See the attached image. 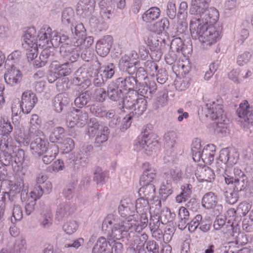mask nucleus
Instances as JSON below:
<instances>
[{"mask_svg":"<svg viewBox=\"0 0 253 253\" xmlns=\"http://www.w3.org/2000/svg\"><path fill=\"white\" fill-rule=\"evenodd\" d=\"M23 217L22 208L19 205H14L13 208L12 216L11 218V222L15 223L20 221Z\"/></svg>","mask_w":253,"mask_h":253,"instance_id":"338daca9","label":"nucleus"},{"mask_svg":"<svg viewBox=\"0 0 253 253\" xmlns=\"http://www.w3.org/2000/svg\"><path fill=\"white\" fill-rule=\"evenodd\" d=\"M132 114H128L125 118L122 120L120 116H116L110 120L108 123V126L111 129L116 131H125L129 128L131 124Z\"/></svg>","mask_w":253,"mask_h":253,"instance_id":"2eb2a0df","label":"nucleus"},{"mask_svg":"<svg viewBox=\"0 0 253 253\" xmlns=\"http://www.w3.org/2000/svg\"><path fill=\"white\" fill-rule=\"evenodd\" d=\"M32 29L35 31L34 34L31 35V37H33L34 40L32 43L36 44L38 48V47L43 48L46 45L49 44L50 35L52 31L50 27L45 26L42 28L39 31L37 36L36 35V29L34 27L29 28L25 32H27Z\"/></svg>","mask_w":253,"mask_h":253,"instance_id":"9d476101","label":"nucleus"},{"mask_svg":"<svg viewBox=\"0 0 253 253\" xmlns=\"http://www.w3.org/2000/svg\"><path fill=\"white\" fill-rule=\"evenodd\" d=\"M157 89V84L154 81H150L148 83H140L137 92L145 99L151 98Z\"/></svg>","mask_w":253,"mask_h":253,"instance_id":"bb28decb","label":"nucleus"},{"mask_svg":"<svg viewBox=\"0 0 253 253\" xmlns=\"http://www.w3.org/2000/svg\"><path fill=\"white\" fill-rule=\"evenodd\" d=\"M210 0H192L189 13L190 14L200 15L208 12Z\"/></svg>","mask_w":253,"mask_h":253,"instance_id":"c85d7f7f","label":"nucleus"},{"mask_svg":"<svg viewBox=\"0 0 253 253\" xmlns=\"http://www.w3.org/2000/svg\"><path fill=\"white\" fill-rule=\"evenodd\" d=\"M72 43H66L61 45L59 52L64 58L69 60L70 63L73 64L79 58L80 51L78 46L72 47L69 45Z\"/></svg>","mask_w":253,"mask_h":253,"instance_id":"a211bd4d","label":"nucleus"},{"mask_svg":"<svg viewBox=\"0 0 253 253\" xmlns=\"http://www.w3.org/2000/svg\"><path fill=\"white\" fill-rule=\"evenodd\" d=\"M50 67L52 70L57 71L61 77L69 75L73 70V64L69 61L60 63L58 61L54 60L51 62Z\"/></svg>","mask_w":253,"mask_h":253,"instance_id":"a878e982","label":"nucleus"},{"mask_svg":"<svg viewBox=\"0 0 253 253\" xmlns=\"http://www.w3.org/2000/svg\"><path fill=\"white\" fill-rule=\"evenodd\" d=\"M92 98V92L87 90L84 92H79L76 94V97L74 100L75 106L79 108L88 107L90 105V103Z\"/></svg>","mask_w":253,"mask_h":253,"instance_id":"7c9ffc66","label":"nucleus"},{"mask_svg":"<svg viewBox=\"0 0 253 253\" xmlns=\"http://www.w3.org/2000/svg\"><path fill=\"white\" fill-rule=\"evenodd\" d=\"M172 182L171 180H167L163 182L160 188V194L162 198L166 200L173 192Z\"/></svg>","mask_w":253,"mask_h":253,"instance_id":"a18cd8bd","label":"nucleus"},{"mask_svg":"<svg viewBox=\"0 0 253 253\" xmlns=\"http://www.w3.org/2000/svg\"><path fill=\"white\" fill-rule=\"evenodd\" d=\"M224 179L227 184H234L233 189L236 191H244L248 187V177L244 172L239 169L235 168L233 173L231 175L225 173Z\"/></svg>","mask_w":253,"mask_h":253,"instance_id":"423d86ee","label":"nucleus"},{"mask_svg":"<svg viewBox=\"0 0 253 253\" xmlns=\"http://www.w3.org/2000/svg\"><path fill=\"white\" fill-rule=\"evenodd\" d=\"M78 225L75 220L69 221L65 223L63 226V230L68 234L71 235L77 229Z\"/></svg>","mask_w":253,"mask_h":253,"instance_id":"0e129e2a","label":"nucleus"},{"mask_svg":"<svg viewBox=\"0 0 253 253\" xmlns=\"http://www.w3.org/2000/svg\"><path fill=\"white\" fill-rule=\"evenodd\" d=\"M117 221V219H116L114 215L113 214H109L104 219L102 224V229L103 231L107 232L108 231V229L113 228L112 227V224L114 225V223Z\"/></svg>","mask_w":253,"mask_h":253,"instance_id":"052dcab7","label":"nucleus"},{"mask_svg":"<svg viewBox=\"0 0 253 253\" xmlns=\"http://www.w3.org/2000/svg\"><path fill=\"white\" fill-rule=\"evenodd\" d=\"M71 27V38L73 39L72 42L74 46H79L83 42L85 29L82 23L78 24L75 27Z\"/></svg>","mask_w":253,"mask_h":253,"instance_id":"393cba45","label":"nucleus"},{"mask_svg":"<svg viewBox=\"0 0 253 253\" xmlns=\"http://www.w3.org/2000/svg\"><path fill=\"white\" fill-rule=\"evenodd\" d=\"M35 33L34 29L29 30L27 32H25L23 36V41L28 46L27 48V56L29 62L34 61L36 60L38 55V47L36 44L32 43L33 42V37L31 35Z\"/></svg>","mask_w":253,"mask_h":253,"instance_id":"4468645a","label":"nucleus"},{"mask_svg":"<svg viewBox=\"0 0 253 253\" xmlns=\"http://www.w3.org/2000/svg\"><path fill=\"white\" fill-rule=\"evenodd\" d=\"M16 146L10 135H2L0 140V150L1 151H9L14 152Z\"/></svg>","mask_w":253,"mask_h":253,"instance_id":"58836bf2","label":"nucleus"},{"mask_svg":"<svg viewBox=\"0 0 253 253\" xmlns=\"http://www.w3.org/2000/svg\"><path fill=\"white\" fill-rule=\"evenodd\" d=\"M100 125L95 119H91L87 125V133L89 137H93L99 129Z\"/></svg>","mask_w":253,"mask_h":253,"instance_id":"6e6d98bb","label":"nucleus"},{"mask_svg":"<svg viewBox=\"0 0 253 253\" xmlns=\"http://www.w3.org/2000/svg\"><path fill=\"white\" fill-rule=\"evenodd\" d=\"M237 114L240 118L238 121L243 128L250 129L253 126V106H250L247 101L240 105Z\"/></svg>","mask_w":253,"mask_h":253,"instance_id":"6e6552de","label":"nucleus"},{"mask_svg":"<svg viewBox=\"0 0 253 253\" xmlns=\"http://www.w3.org/2000/svg\"><path fill=\"white\" fill-rule=\"evenodd\" d=\"M147 212L138 213L140 216L139 220L134 217L132 222H131L135 232L140 233L147 226L148 222Z\"/></svg>","mask_w":253,"mask_h":253,"instance_id":"e433bc0d","label":"nucleus"},{"mask_svg":"<svg viewBox=\"0 0 253 253\" xmlns=\"http://www.w3.org/2000/svg\"><path fill=\"white\" fill-rule=\"evenodd\" d=\"M170 48L171 51L181 52L184 55L189 54L191 51V48L185 46L180 38H176L172 40Z\"/></svg>","mask_w":253,"mask_h":253,"instance_id":"c9c22d12","label":"nucleus"},{"mask_svg":"<svg viewBox=\"0 0 253 253\" xmlns=\"http://www.w3.org/2000/svg\"><path fill=\"white\" fill-rule=\"evenodd\" d=\"M202 205L207 209H213L215 214H219L222 211V206L218 204L217 196L213 192H209L204 195Z\"/></svg>","mask_w":253,"mask_h":253,"instance_id":"9b49d317","label":"nucleus"},{"mask_svg":"<svg viewBox=\"0 0 253 253\" xmlns=\"http://www.w3.org/2000/svg\"><path fill=\"white\" fill-rule=\"evenodd\" d=\"M175 216L176 214L174 212H171L169 209L167 208L161 214V222L164 224L172 222L175 219Z\"/></svg>","mask_w":253,"mask_h":253,"instance_id":"13d9d810","label":"nucleus"},{"mask_svg":"<svg viewBox=\"0 0 253 253\" xmlns=\"http://www.w3.org/2000/svg\"><path fill=\"white\" fill-rule=\"evenodd\" d=\"M101 132L100 135H97L95 138L94 142L96 147H99L102 143L106 142L108 139V135L110 133L109 128L104 126L100 129Z\"/></svg>","mask_w":253,"mask_h":253,"instance_id":"864d4df0","label":"nucleus"},{"mask_svg":"<svg viewBox=\"0 0 253 253\" xmlns=\"http://www.w3.org/2000/svg\"><path fill=\"white\" fill-rule=\"evenodd\" d=\"M90 113L98 117H103L105 109L100 104L93 103L89 105Z\"/></svg>","mask_w":253,"mask_h":253,"instance_id":"e2e57ef3","label":"nucleus"},{"mask_svg":"<svg viewBox=\"0 0 253 253\" xmlns=\"http://www.w3.org/2000/svg\"><path fill=\"white\" fill-rule=\"evenodd\" d=\"M107 242L105 237H101L97 241L92 249L93 253H110L107 249Z\"/></svg>","mask_w":253,"mask_h":253,"instance_id":"49530a36","label":"nucleus"},{"mask_svg":"<svg viewBox=\"0 0 253 253\" xmlns=\"http://www.w3.org/2000/svg\"><path fill=\"white\" fill-rule=\"evenodd\" d=\"M146 249L149 253H159V246L154 240H148L145 242Z\"/></svg>","mask_w":253,"mask_h":253,"instance_id":"774afa93","label":"nucleus"},{"mask_svg":"<svg viewBox=\"0 0 253 253\" xmlns=\"http://www.w3.org/2000/svg\"><path fill=\"white\" fill-rule=\"evenodd\" d=\"M177 134L173 131L166 133L164 136V146L168 148H172L176 143Z\"/></svg>","mask_w":253,"mask_h":253,"instance_id":"3c124183","label":"nucleus"},{"mask_svg":"<svg viewBox=\"0 0 253 253\" xmlns=\"http://www.w3.org/2000/svg\"><path fill=\"white\" fill-rule=\"evenodd\" d=\"M200 140L195 139L191 145V153L195 162H199L201 159L205 164H210L214 160L215 146L213 144L207 145L201 151Z\"/></svg>","mask_w":253,"mask_h":253,"instance_id":"7ed1b4c3","label":"nucleus"},{"mask_svg":"<svg viewBox=\"0 0 253 253\" xmlns=\"http://www.w3.org/2000/svg\"><path fill=\"white\" fill-rule=\"evenodd\" d=\"M122 88L117 81H112L107 86L108 97L111 101L117 102L124 98V92Z\"/></svg>","mask_w":253,"mask_h":253,"instance_id":"412c9836","label":"nucleus"},{"mask_svg":"<svg viewBox=\"0 0 253 253\" xmlns=\"http://www.w3.org/2000/svg\"><path fill=\"white\" fill-rule=\"evenodd\" d=\"M13 168L20 167L22 166L24 161L25 152L24 150L19 148H16L13 153Z\"/></svg>","mask_w":253,"mask_h":253,"instance_id":"8fccbe9b","label":"nucleus"},{"mask_svg":"<svg viewBox=\"0 0 253 253\" xmlns=\"http://www.w3.org/2000/svg\"><path fill=\"white\" fill-rule=\"evenodd\" d=\"M75 210V206L70 202L61 204L57 209L56 218L58 221L62 220L64 218L68 217Z\"/></svg>","mask_w":253,"mask_h":253,"instance_id":"473e14b6","label":"nucleus"},{"mask_svg":"<svg viewBox=\"0 0 253 253\" xmlns=\"http://www.w3.org/2000/svg\"><path fill=\"white\" fill-rule=\"evenodd\" d=\"M190 30L193 39H198L204 48L215 43L219 38L221 29L215 25L219 18L218 11L210 7L208 12L192 14Z\"/></svg>","mask_w":253,"mask_h":253,"instance_id":"f257e3e1","label":"nucleus"},{"mask_svg":"<svg viewBox=\"0 0 253 253\" xmlns=\"http://www.w3.org/2000/svg\"><path fill=\"white\" fill-rule=\"evenodd\" d=\"M41 122L39 118V116L36 114H33L30 120L31 126L29 129V134L31 137L32 134H34L37 131L38 126H40Z\"/></svg>","mask_w":253,"mask_h":253,"instance_id":"680f3d73","label":"nucleus"},{"mask_svg":"<svg viewBox=\"0 0 253 253\" xmlns=\"http://www.w3.org/2000/svg\"><path fill=\"white\" fill-rule=\"evenodd\" d=\"M238 193L239 192L236 191L234 189L233 190H230L224 191L223 195L226 203L231 205L236 203L239 199Z\"/></svg>","mask_w":253,"mask_h":253,"instance_id":"5fc2aeb1","label":"nucleus"},{"mask_svg":"<svg viewBox=\"0 0 253 253\" xmlns=\"http://www.w3.org/2000/svg\"><path fill=\"white\" fill-rule=\"evenodd\" d=\"M43 191L40 185L37 184L30 192V196L26 200L25 212L26 215H30L35 210L36 201L43 195Z\"/></svg>","mask_w":253,"mask_h":253,"instance_id":"ddd939ff","label":"nucleus"},{"mask_svg":"<svg viewBox=\"0 0 253 253\" xmlns=\"http://www.w3.org/2000/svg\"><path fill=\"white\" fill-rule=\"evenodd\" d=\"M149 201L146 198H143L140 196L138 198L135 202V210H136L137 213H144V212H148L149 210Z\"/></svg>","mask_w":253,"mask_h":253,"instance_id":"c03bdc74","label":"nucleus"},{"mask_svg":"<svg viewBox=\"0 0 253 253\" xmlns=\"http://www.w3.org/2000/svg\"><path fill=\"white\" fill-rule=\"evenodd\" d=\"M93 147L91 144L85 143L83 145L80 149V151L76 154L69 153L67 159L70 163L77 166V169L79 166L85 167L89 162L88 157L91 152L93 151ZM73 165V164H72Z\"/></svg>","mask_w":253,"mask_h":253,"instance_id":"0eeeda50","label":"nucleus"},{"mask_svg":"<svg viewBox=\"0 0 253 253\" xmlns=\"http://www.w3.org/2000/svg\"><path fill=\"white\" fill-rule=\"evenodd\" d=\"M74 11L71 8H65L62 13V22L65 25H71L73 26Z\"/></svg>","mask_w":253,"mask_h":253,"instance_id":"09e8293b","label":"nucleus"},{"mask_svg":"<svg viewBox=\"0 0 253 253\" xmlns=\"http://www.w3.org/2000/svg\"><path fill=\"white\" fill-rule=\"evenodd\" d=\"M22 77L23 75L20 70L12 65L5 73L4 79L7 84L14 86L21 82Z\"/></svg>","mask_w":253,"mask_h":253,"instance_id":"6ab92c4d","label":"nucleus"},{"mask_svg":"<svg viewBox=\"0 0 253 253\" xmlns=\"http://www.w3.org/2000/svg\"><path fill=\"white\" fill-rule=\"evenodd\" d=\"M94 8L87 6L84 3L79 1L76 8L77 13L84 18L89 17L93 13Z\"/></svg>","mask_w":253,"mask_h":253,"instance_id":"a19ab883","label":"nucleus"},{"mask_svg":"<svg viewBox=\"0 0 253 253\" xmlns=\"http://www.w3.org/2000/svg\"><path fill=\"white\" fill-rule=\"evenodd\" d=\"M58 149L59 147L56 144L49 145L42 155L43 163L48 165L52 162L58 154Z\"/></svg>","mask_w":253,"mask_h":253,"instance_id":"f704fd0d","label":"nucleus"},{"mask_svg":"<svg viewBox=\"0 0 253 253\" xmlns=\"http://www.w3.org/2000/svg\"><path fill=\"white\" fill-rule=\"evenodd\" d=\"M55 49L51 45H47L41 52L38 59L35 60L33 62V65L36 68L43 67L48 62H52L54 59Z\"/></svg>","mask_w":253,"mask_h":253,"instance_id":"dca6fc26","label":"nucleus"},{"mask_svg":"<svg viewBox=\"0 0 253 253\" xmlns=\"http://www.w3.org/2000/svg\"><path fill=\"white\" fill-rule=\"evenodd\" d=\"M97 64L100 65V63L97 61ZM99 72L106 79H111L115 72V65L114 64L110 63L102 66H99Z\"/></svg>","mask_w":253,"mask_h":253,"instance_id":"79ce46f5","label":"nucleus"},{"mask_svg":"<svg viewBox=\"0 0 253 253\" xmlns=\"http://www.w3.org/2000/svg\"><path fill=\"white\" fill-rule=\"evenodd\" d=\"M137 91L127 93L125 97L124 96L122 104H120V109H133V111L128 114H132L131 120L133 117L137 118L141 115L147 107L146 100L144 97H139Z\"/></svg>","mask_w":253,"mask_h":253,"instance_id":"f03ea898","label":"nucleus"},{"mask_svg":"<svg viewBox=\"0 0 253 253\" xmlns=\"http://www.w3.org/2000/svg\"><path fill=\"white\" fill-rule=\"evenodd\" d=\"M47 143L44 139L37 137L30 144L31 152L35 157H40L47 149Z\"/></svg>","mask_w":253,"mask_h":253,"instance_id":"b1692460","label":"nucleus"},{"mask_svg":"<svg viewBox=\"0 0 253 253\" xmlns=\"http://www.w3.org/2000/svg\"><path fill=\"white\" fill-rule=\"evenodd\" d=\"M144 170L139 180L140 185L153 184L156 177V170L148 164H144Z\"/></svg>","mask_w":253,"mask_h":253,"instance_id":"2f4dec72","label":"nucleus"},{"mask_svg":"<svg viewBox=\"0 0 253 253\" xmlns=\"http://www.w3.org/2000/svg\"><path fill=\"white\" fill-rule=\"evenodd\" d=\"M113 38L110 35L104 36L96 44V51L98 55L105 57L109 53L113 43Z\"/></svg>","mask_w":253,"mask_h":253,"instance_id":"4be33fe9","label":"nucleus"},{"mask_svg":"<svg viewBox=\"0 0 253 253\" xmlns=\"http://www.w3.org/2000/svg\"><path fill=\"white\" fill-rule=\"evenodd\" d=\"M160 12V9L157 7H151L143 13L142 18L144 21L151 23L159 17Z\"/></svg>","mask_w":253,"mask_h":253,"instance_id":"ea45409f","label":"nucleus"},{"mask_svg":"<svg viewBox=\"0 0 253 253\" xmlns=\"http://www.w3.org/2000/svg\"><path fill=\"white\" fill-rule=\"evenodd\" d=\"M199 181L211 182L214 179L215 174L212 170L207 166L200 167L195 173Z\"/></svg>","mask_w":253,"mask_h":253,"instance_id":"72a5a7b5","label":"nucleus"},{"mask_svg":"<svg viewBox=\"0 0 253 253\" xmlns=\"http://www.w3.org/2000/svg\"><path fill=\"white\" fill-rule=\"evenodd\" d=\"M64 129L60 126L55 127L49 136V139L51 143L60 144L64 140Z\"/></svg>","mask_w":253,"mask_h":253,"instance_id":"37998d69","label":"nucleus"},{"mask_svg":"<svg viewBox=\"0 0 253 253\" xmlns=\"http://www.w3.org/2000/svg\"><path fill=\"white\" fill-rule=\"evenodd\" d=\"M76 113V119L78 121V126L82 127L85 125L88 120V114L85 111H82L78 109H75Z\"/></svg>","mask_w":253,"mask_h":253,"instance_id":"4d7b16f0","label":"nucleus"},{"mask_svg":"<svg viewBox=\"0 0 253 253\" xmlns=\"http://www.w3.org/2000/svg\"><path fill=\"white\" fill-rule=\"evenodd\" d=\"M70 100L67 95L59 93L56 95L52 100L54 110L58 113L67 111L70 107Z\"/></svg>","mask_w":253,"mask_h":253,"instance_id":"aec40b11","label":"nucleus"},{"mask_svg":"<svg viewBox=\"0 0 253 253\" xmlns=\"http://www.w3.org/2000/svg\"><path fill=\"white\" fill-rule=\"evenodd\" d=\"M13 152L9 151H1L0 153V162L2 166L13 168Z\"/></svg>","mask_w":253,"mask_h":253,"instance_id":"de8ad7c7","label":"nucleus"},{"mask_svg":"<svg viewBox=\"0 0 253 253\" xmlns=\"http://www.w3.org/2000/svg\"><path fill=\"white\" fill-rule=\"evenodd\" d=\"M134 211V204L130 200L125 199L121 201L118 211L122 217L127 219L126 221L132 222L135 217V215L133 214Z\"/></svg>","mask_w":253,"mask_h":253,"instance_id":"f3484780","label":"nucleus"},{"mask_svg":"<svg viewBox=\"0 0 253 253\" xmlns=\"http://www.w3.org/2000/svg\"><path fill=\"white\" fill-rule=\"evenodd\" d=\"M130 232H135L133 230V226L131 222L122 221L118 222V221L114 223L110 237L116 240H121L126 238Z\"/></svg>","mask_w":253,"mask_h":253,"instance_id":"1a4fd4ad","label":"nucleus"},{"mask_svg":"<svg viewBox=\"0 0 253 253\" xmlns=\"http://www.w3.org/2000/svg\"><path fill=\"white\" fill-rule=\"evenodd\" d=\"M121 88L127 91H134L139 86L140 82L134 78V76L119 77L116 79Z\"/></svg>","mask_w":253,"mask_h":253,"instance_id":"cd10ccee","label":"nucleus"},{"mask_svg":"<svg viewBox=\"0 0 253 253\" xmlns=\"http://www.w3.org/2000/svg\"><path fill=\"white\" fill-rule=\"evenodd\" d=\"M222 100L217 99L216 102L209 101L201 108H199V114L204 115L206 117H210L212 120L225 121V116L223 114Z\"/></svg>","mask_w":253,"mask_h":253,"instance_id":"39448f33","label":"nucleus"},{"mask_svg":"<svg viewBox=\"0 0 253 253\" xmlns=\"http://www.w3.org/2000/svg\"><path fill=\"white\" fill-rule=\"evenodd\" d=\"M60 148L64 153H69L75 146L74 141L71 138H65L63 141L60 143Z\"/></svg>","mask_w":253,"mask_h":253,"instance_id":"bf43d9fd","label":"nucleus"},{"mask_svg":"<svg viewBox=\"0 0 253 253\" xmlns=\"http://www.w3.org/2000/svg\"><path fill=\"white\" fill-rule=\"evenodd\" d=\"M95 99L100 103L104 102L108 97V91L104 88H98L95 89Z\"/></svg>","mask_w":253,"mask_h":253,"instance_id":"69168bd1","label":"nucleus"},{"mask_svg":"<svg viewBox=\"0 0 253 253\" xmlns=\"http://www.w3.org/2000/svg\"><path fill=\"white\" fill-rule=\"evenodd\" d=\"M94 181H96L97 185H103L108 178V174L106 171H102L101 169L98 167L94 172Z\"/></svg>","mask_w":253,"mask_h":253,"instance_id":"603ef678","label":"nucleus"},{"mask_svg":"<svg viewBox=\"0 0 253 253\" xmlns=\"http://www.w3.org/2000/svg\"><path fill=\"white\" fill-rule=\"evenodd\" d=\"M155 134L150 133L145 129L135 140V145L139 150H142L147 155H151L159 147L158 141L155 139Z\"/></svg>","mask_w":253,"mask_h":253,"instance_id":"20e7f679","label":"nucleus"},{"mask_svg":"<svg viewBox=\"0 0 253 253\" xmlns=\"http://www.w3.org/2000/svg\"><path fill=\"white\" fill-rule=\"evenodd\" d=\"M36 95L31 90L24 91L21 97V101L19 103L22 112L24 114H29L38 102Z\"/></svg>","mask_w":253,"mask_h":253,"instance_id":"f8f14e48","label":"nucleus"},{"mask_svg":"<svg viewBox=\"0 0 253 253\" xmlns=\"http://www.w3.org/2000/svg\"><path fill=\"white\" fill-rule=\"evenodd\" d=\"M220 159L226 162L229 167L236 164L239 158V154L234 149L228 148L222 149L220 151Z\"/></svg>","mask_w":253,"mask_h":253,"instance_id":"c756f323","label":"nucleus"},{"mask_svg":"<svg viewBox=\"0 0 253 253\" xmlns=\"http://www.w3.org/2000/svg\"><path fill=\"white\" fill-rule=\"evenodd\" d=\"M140 185L141 187L138 191L139 196L150 200V201L154 200L156 194V189L154 184H146Z\"/></svg>","mask_w":253,"mask_h":253,"instance_id":"4c0bfd02","label":"nucleus"},{"mask_svg":"<svg viewBox=\"0 0 253 253\" xmlns=\"http://www.w3.org/2000/svg\"><path fill=\"white\" fill-rule=\"evenodd\" d=\"M137 62L134 61L130 56L125 55L119 61L120 69L127 72L128 76H134L138 67L136 66Z\"/></svg>","mask_w":253,"mask_h":253,"instance_id":"5701e85b","label":"nucleus"}]
</instances>
